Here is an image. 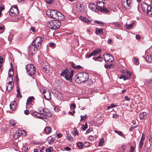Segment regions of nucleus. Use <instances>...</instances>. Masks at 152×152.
Here are the masks:
<instances>
[{"label":"nucleus","instance_id":"obj_1","mask_svg":"<svg viewBox=\"0 0 152 152\" xmlns=\"http://www.w3.org/2000/svg\"><path fill=\"white\" fill-rule=\"evenodd\" d=\"M42 40V37H38L33 41L29 48V50L32 54H33L35 51L39 50L41 47V42Z\"/></svg>","mask_w":152,"mask_h":152},{"label":"nucleus","instance_id":"obj_2","mask_svg":"<svg viewBox=\"0 0 152 152\" xmlns=\"http://www.w3.org/2000/svg\"><path fill=\"white\" fill-rule=\"evenodd\" d=\"M47 14L50 18L58 20H62L64 18V15L59 12L54 10H48Z\"/></svg>","mask_w":152,"mask_h":152},{"label":"nucleus","instance_id":"obj_3","mask_svg":"<svg viewBox=\"0 0 152 152\" xmlns=\"http://www.w3.org/2000/svg\"><path fill=\"white\" fill-rule=\"evenodd\" d=\"M88 78V74L83 72L78 73L75 77V81L78 83H80L87 81Z\"/></svg>","mask_w":152,"mask_h":152},{"label":"nucleus","instance_id":"obj_4","mask_svg":"<svg viewBox=\"0 0 152 152\" xmlns=\"http://www.w3.org/2000/svg\"><path fill=\"white\" fill-rule=\"evenodd\" d=\"M59 20H53L47 22L48 26L50 28L56 30L59 28L61 25V23Z\"/></svg>","mask_w":152,"mask_h":152},{"label":"nucleus","instance_id":"obj_5","mask_svg":"<svg viewBox=\"0 0 152 152\" xmlns=\"http://www.w3.org/2000/svg\"><path fill=\"white\" fill-rule=\"evenodd\" d=\"M61 73L60 74V75L64 76L67 80L71 81L72 80V77L73 75V72L72 70H71L69 72L67 69L63 71H61Z\"/></svg>","mask_w":152,"mask_h":152},{"label":"nucleus","instance_id":"obj_6","mask_svg":"<svg viewBox=\"0 0 152 152\" xmlns=\"http://www.w3.org/2000/svg\"><path fill=\"white\" fill-rule=\"evenodd\" d=\"M26 69L28 75L32 76L35 74V68L32 64H28L26 66Z\"/></svg>","mask_w":152,"mask_h":152},{"label":"nucleus","instance_id":"obj_7","mask_svg":"<svg viewBox=\"0 0 152 152\" xmlns=\"http://www.w3.org/2000/svg\"><path fill=\"white\" fill-rule=\"evenodd\" d=\"M7 82L6 84V89L8 91H10L14 86V82L13 78L10 77L7 78Z\"/></svg>","mask_w":152,"mask_h":152},{"label":"nucleus","instance_id":"obj_8","mask_svg":"<svg viewBox=\"0 0 152 152\" xmlns=\"http://www.w3.org/2000/svg\"><path fill=\"white\" fill-rule=\"evenodd\" d=\"M123 73L125 74V75H121L119 77L120 79H123L124 80H125L130 78L132 73L130 72L129 71H126V72H123Z\"/></svg>","mask_w":152,"mask_h":152},{"label":"nucleus","instance_id":"obj_9","mask_svg":"<svg viewBox=\"0 0 152 152\" xmlns=\"http://www.w3.org/2000/svg\"><path fill=\"white\" fill-rule=\"evenodd\" d=\"M38 114L40 115H44L49 117H51L52 115L51 113L48 109H43L41 112H38Z\"/></svg>","mask_w":152,"mask_h":152},{"label":"nucleus","instance_id":"obj_10","mask_svg":"<svg viewBox=\"0 0 152 152\" xmlns=\"http://www.w3.org/2000/svg\"><path fill=\"white\" fill-rule=\"evenodd\" d=\"M104 60L106 62H112L113 60V58L112 55L109 54L104 55Z\"/></svg>","mask_w":152,"mask_h":152},{"label":"nucleus","instance_id":"obj_11","mask_svg":"<svg viewBox=\"0 0 152 152\" xmlns=\"http://www.w3.org/2000/svg\"><path fill=\"white\" fill-rule=\"evenodd\" d=\"M89 8L92 11L98 12L99 10L96 5L93 3H90L89 5Z\"/></svg>","mask_w":152,"mask_h":152},{"label":"nucleus","instance_id":"obj_12","mask_svg":"<svg viewBox=\"0 0 152 152\" xmlns=\"http://www.w3.org/2000/svg\"><path fill=\"white\" fill-rule=\"evenodd\" d=\"M151 6L148 5L147 4L144 3L142 4L141 7L142 11L144 12L147 13L148 10H149V7H150Z\"/></svg>","mask_w":152,"mask_h":152},{"label":"nucleus","instance_id":"obj_13","mask_svg":"<svg viewBox=\"0 0 152 152\" xmlns=\"http://www.w3.org/2000/svg\"><path fill=\"white\" fill-rule=\"evenodd\" d=\"M76 10L78 12H83L84 11V7H83L82 5L80 4H76Z\"/></svg>","mask_w":152,"mask_h":152},{"label":"nucleus","instance_id":"obj_14","mask_svg":"<svg viewBox=\"0 0 152 152\" xmlns=\"http://www.w3.org/2000/svg\"><path fill=\"white\" fill-rule=\"evenodd\" d=\"M95 30L96 34V35H100L103 34V32L102 28H96Z\"/></svg>","mask_w":152,"mask_h":152},{"label":"nucleus","instance_id":"obj_15","mask_svg":"<svg viewBox=\"0 0 152 152\" xmlns=\"http://www.w3.org/2000/svg\"><path fill=\"white\" fill-rule=\"evenodd\" d=\"M22 134V132L21 130H18L16 131V132L14 135V137L15 139H17Z\"/></svg>","mask_w":152,"mask_h":152},{"label":"nucleus","instance_id":"obj_16","mask_svg":"<svg viewBox=\"0 0 152 152\" xmlns=\"http://www.w3.org/2000/svg\"><path fill=\"white\" fill-rule=\"evenodd\" d=\"M34 99V98L33 96L29 97L28 99L27 102L26 103V105H29L31 104L32 103V101Z\"/></svg>","mask_w":152,"mask_h":152},{"label":"nucleus","instance_id":"obj_17","mask_svg":"<svg viewBox=\"0 0 152 152\" xmlns=\"http://www.w3.org/2000/svg\"><path fill=\"white\" fill-rule=\"evenodd\" d=\"M97 5L100 10L104 7V3L102 1H99L97 2Z\"/></svg>","mask_w":152,"mask_h":152},{"label":"nucleus","instance_id":"obj_18","mask_svg":"<svg viewBox=\"0 0 152 152\" xmlns=\"http://www.w3.org/2000/svg\"><path fill=\"white\" fill-rule=\"evenodd\" d=\"M16 106V102L15 101L11 102L10 104V108L13 110H14L15 109Z\"/></svg>","mask_w":152,"mask_h":152},{"label":"nucleus","instance_id":"obj_19","mask_svg":"<svg viewBox=\"0 0 152 152\" xmlns=\"http://www.w3.org/2000/svg\"><path fill=\"white\" fill-rule=\"evenodd\" d=\"M47 92L46 93V95H44V98L47 99H49L51 98V93L48 91H47Z\"/></svg>","mask_w":152,"mask_h":152},{"label":"nucleus","instance_id":"obj_20","mask_svg":"<svg viewBox=\"0 0 152 152\" xmlns=\"http://www.w3.org/2000/svg\"><path fill=\"white\" fill-rule=\"evenodd\" d=\"M124 5L126 4V7H125V6H124L125 8L126 9H129V8L130 7V4H131L130 0H126V1L125 2H124Z\"/></svg>","mask_w":152,"mask_h":152},{"label":"nucleus","instance_id":"obj_21","mask_svg":"<svg viewBox=\"0 0 152 152\" xmlns=\"http://www.w3.org/2000/svg\"><path fill=\"white\" fill-rule=\"evenodd\" d=\"M100 11L104 13H109L110 11L109 10L106 9L105 7H103L100 10Z\"/></svg>","mask_w":152,"mask_h":152},{"label":"nucleus","instance_id":"obj_22","mask_svg":"<svg viewBox=\"0 0 152 152\" xmlns=\"http://www.w3.org/2000/svg\"><path fill=\"white\" fill-rule=\"evenodd\" d=\"M13 10V11H14L13 15H14V16L15 15L16 16L15 17L16 18L17 16L18 15V9L16 7H14Z\"/></svg>","mask_w":152,"mask_h":152},{"label":"nucleus","instance_id":"obj_23","mask_svg":"<svg viewBox=\"0 0 152 152\" xmlns=\"http://www.w3.org/2000/svg\"><path fill=\"white\" fill-rule=\"evenodd\" d=\"M101 50L96 49L93 51L91 53L92 56L96 55L100 52Z\"/></svg>","mask_w":152,"mask_h":152},{"label":"nucleus","instance_id":"obj_24","mask_svg":"<svg viewBox=\"0 0 152 152\" xmlns=\"http://www.w3.org/2000/svg\"><path fill=\"white\" fill-rule=\"evenodd\" d=\"M145 58L147 62H152V56L147 55Z\"/></svg>","mask_w":152,"mask_h":152},{"label":"nucleus","instance_id":"obj_25","mask_svg":"<svg viewBox=\"0 0 152 152\" xmlns=\"http://www.w3.org/2000/svg\"><path fill=\"white\" fill-rule=\"evenodd\" d=\"M134 23V22H132L130 24H127V23H126V28L128 29H131L132 28L133 26Z\"/></svg>","mask_w":152,"mask_h":152},{"label":"nucleus","instance_id":"obj_26","mask_svg":"<svg viewBox=\"0 0 152 152\" xmlns=\"http://www.w3.org/2000/svg\"><path fill=\"white\" fill-rule=\"evenodd\" d=\"M14 75V71L12 69H10L9 70V72L8 73L9 77H10L11 78H12V77L13 75Z\"/></svg>","mask_w":152,"mask_h":152},{"label":"nucleus","instance_id":"obj_27","mask_svg":"<svg viewBox=\"0 0 152 152\" xmlns=\"http://www.w3.org/2000/svg\"><path fill=\"white\" fill-rule=\"evenodd\" d=\"M10 126H15L16 124V121L13 120H11L9 122Z\"/></svg>","mask_w":152,"mask_h":152},{"label":"nucleus","instance_id":"obj_28","mask_svg":"<svg viewBox=\"0 0 152 152\" xmlns=\"http://www.w3.org/2000/svg\"><path fill=\"white\" fill-rule=\"evenodd\" d=\"M146 115V113L145 112H143L142 113H140L139 115L140 118L141 119H143L144 118V116Z\"/></svg>","mask_w":152,"mask_h":152},{"label":"nucleus","instance_id":"obj_29","mask_svg":"<svg viewBox=\"0 0 152 152\" xmlns=\"http://www.w3.org/2000/svg\"><path fill=\"white\" fill-rule=\"evenodd\" d=\"M17 91L18 93V94L17 95V97H20V98H21L22 97V96L20 94V88H19L17 87Z\"/></svg>","mask_w":152,"mask_h":152},{"label":"nucleus","instance_id":"obj_30","mask_svg":"<svg viewBox=\"0 0 152 152\" xmlns=\"http://www.w3.org/2000/svg\"><path fill=\"white\" fill-rule=\"evenodd\" d=\"M13 10V7H12L9 11V14L12 16H14V15H13L14 12Z\"/></svg>","mask_w":152,"mask_h":152},{"label":"nucleus","instance_id":"obj_31","mask_svg":"<svg viewBox=\"0 0 152 152\" xmlns=\"http://www.w3.org/2000/svg\"><path fill=\"white\" fill-rule=\"evenodd\" d=\"M57 97L58 99H59L60 100H62L63 98L62 94L60 93H59L57 94Z\"/></svg>","mask_w":152,"mask_h":152},{"label":"nucleus","instance_id":"obj_32","mask_svg":"<svg viewBox=\"0 0 152 152\" xmlns=\"http://www.w3.org/2000/svg\"><path fill=\"white\" fill-rule=\"evenodd\" d=\"M104 140L103 138L102 139L99 141L98 145L100 146H102L104 144Z\"/></svg>","mask_w":152,"mask_h":152},{"label":"nucleus","instance_id":"obj_33","mask_svg":"<svg viewBox=\"0 0 152 152\" xmlns=\"http://www.w3.org/2000/svg\"><path fill=\"white\" fill-rule=\"evenodd\" d=\"M45 131L46 133H49L51 132V129L48 127H46L45 129Z\"/></svg>","mask_w":152,"mask_h":152},{"label":"nucleus","instance_id":"obj_34","mask_svg":"<svg viewBox=\"0 0 152 152\" xmlns=\"http://www.w3.org/2000/svg\"><path fill=\"white\" fill-rule=\"evenodd\" d=\"M149 10H148L147 14L150 16H152V7L150 6V7H149Z\"/></svg>","mask_w":152,"mask_h":152},{"label":"nucleus","instance_id":"obj_35","mask_svg":"<svg viewBox=\"0 0 152 152\" xmlns=\"http://www.w3.org/2000/svg\"><path fill=\"white\" fill-rule=\"evenodd\" d=\"M42 70L48 74H49L50 73L49 70V69H48V68L47 66L44 67L42 68Z\"/></svg>","mask_w":152,"mask_h":152},{"label":"nucleus","instance_id":"obj_36","mask_svg":"<svg viewBox=\"0 0 152 152\" xmlns=\"http://www.w3.org/2000/svg\"><path fill=\"white\" fill-rule=\"evenodd\" d=\"M117 134L123 137L124 136V133L121 132L120 131H118L117 130H115L114 131Z\"/></svg>","mask_w":152,"mask_h":152},{"label":"nucleus","instance_id":"obj_37","mask_svg":"<svg viewBox=\"0 0 152 152\" xmlns=\"http://www.w3.org/2000/svg\"><path fill=\"white\" fill-rule=\"evenodd\" d=\"M53 0H47L45 1V2L49 5H50L54 2Z\"/></svg>","mask_w":152,"mask_h":152},{"label":"nucleus","instance_id":"obj_38","mask_svg":"<svg viewBox=\"0 0 152 152\" xmlns=\"http://www.w3.org/2000/svg\"><path fill=\"white\" fill-rule=\"evenodd\" d=\"M66 138L68 140L70 141L73 140V138L71 136V135L69 134H67V136H66Z\"/></svg>","mask_w":152,"mask_h":152},{"label":"nucleus","instance_id":"obj_39","mask_svg":"<svg viewBox=\"0 0 152 152\" xmlns=\"http://www.w3.org/2000/svg\"><path fill=\"white\" fill-rule=\"evenodd\" d=\"M82 129L83 130H85L87 128V123H86L85 125H83L82 126Z\"/></svg>","mask_w":152,"mask_h":152},{"label":"nucleus","instance_id":"obj_40","mask_svg":"<svg viewBox=\"0 0 152 152\" xmlns=\"http://www.w3.org/2000/svg\"><path fill=\"white\" fill-rule=\"evenodd\" d=\"M77 145L80 149L83 148V143L80 142H78L77 144Z\"/></svg>","mask_w":152,"mask_h":152},{"label":"nucleus","instance_id":"obj_41","mask_svg":"<svg viewBox=\"0 0 152 152\" xmlns=\"http://www.w3.org/2000/svg\"><path fill=\"white\" fill-rule=\"evenodd\" d=\"M112 24L115 25V26L117 27H119L121 26L120 24L119 23L115 22L112 23Z\"/></svg>","mask_w":152,"mask_h":152},{"label":"nucleus","instance_id":"obj_42","mask_svg":"<svg viewBox=\"0 0 152 152\" xmlns=\"http://www.w3.org/2000/svg\"><path fill=\"white\" fill-rule=\"evenodd\" d=\"M72 132L73 133V135L74 136H75L78 134L79 132H77V131L76 129H75Z\"/></svg>","mask_w":152,"mask_h":152},{"label":"nucleus","instance_id":"obj_43","mask_svg":"<svg viewBox=\"0 0 152 152\" xmlns=\"http://www.w3.org/2000/svg\"><path fill=\"white\" fill-rule=\"evenodd\" d=\"M143 141H140L139 145V147L140 148H142L143 146Z\"/></svg>","mask_w":152,"mask_h":152},{"label":"nucleus","instance_id":"obj_44","mask_svg":"<svg viewBox=\"0 0 152 152\" xmlns=\"http://www.w3.org/2000/svg\"><path fill=\"white\" fill-rule=\"evenodd\" d=\"M80 117H81V119H80V121H83V120H85L86 119V118L87 117V115L86 114L83 116L81 115L80 116Z\"/></svg>","mask_w":152,"mask_h":152},{"label":"nucleus","instance_id":"obj_45","mask_svg":"<svg viewBox=\"0 0 152 152\" xmlns=\"http://www.w3.org/2000/svg\"><path fill=\"white\" fill-rule=\"evenodd\" d=\"M53 149L51 147H49L48 148L46 149V152H51L53 151Z\"/></svg>","mask_w":152,"mask_h":152},{"label":"nucleus","instance_id":"obj_46","mask_svg":"<svg viewBox=\"0 0 152 152\" xmlns=\"http://www.w3.org/2000/svg\"><path fill=\"white\" fill-rule=\"evenodd\" d=\"M116 106V105L113 104H111V105L108 106L107 107V109H109L110 108H113L114 107H115Z\"/></svg>","mask_w":152,"mask_h":152},{"label":"nucleus","instance_id":"obj_47","mask_svg":"<svg viewBox=\"0 0 152 152\" xmlns=\"http://www.w3.org/2000/svg\"><path fill=\"white\" fill-rule=\"evenodd\" d=\"M4 9V5L1 4V3L0 2V11H2Z\"/></svg>","mask_w":152,"mask_h":152},{"label":"nucleus","instance_id":"obj_48","mask_svg":"<svg viewBox=\"0 0 152 152\" xmlns=\"http://www.w3.org/2000/svg\"><path fill=\"white\" fill-rule=\"evenodd\" d=\"M76 107V105L75 103L71 104L70 106V108L71 109H73Z\"/></svg>","mask_w":152,"mask_h":152},{"label":"nucleus","instance_id":"obj_49","mask_svg":"<svg viewBox=\"0 0 152 152\" xmlns=\"http://www.w3.org/2000/svg\"><path fill=\"white\" fill-rule=\"evenodd\" d=\"M95 23H98L101 25L102 24L105 25V23H103L101 21H95Z\"/></svg>","mask_w":152,"mask_h":152},{"label":"nucleus","instance_id":"obj_50","mask_svg":"<svg viewBox=\"0 0 152 152\" xmlns=\"http://www.w3.org/2000/svg\"><path fill=\"white\" fill-rule=\"evenodd\" d=\"M87 83L89 86L91 85L93 83L92 81L91 80H89L87 81Z\"/></svg>","mask_w":152,"mask_h":152},{"label":"nucleus","instance_id":"obj_51","mask_svg":"<svg viewBox=\"0 0 152 152\" xmlns=\"http://www.w3.org/2000/svg\"><path fill=\"white\" fill-rule=\"evenodd\" d=\"M92 53H90V54H87L86 55V58H89L90 57H91V56H92Z\"/></svg>","mask_w":152,"mask_h":152},{"label":"nucleus","instance_id":"obj_52","mask_svg":"<svg viewBox=\"0 0 152 152\" xmlns=\"http://www.w3.org/2000/svg\"><path fill=\"white\" fill-rule=\"evenodd\" d=\"M83 22H86L88 24L91 23V20H90L87 19L86 18H85V19H84V20Z\"/></svg>","mask_w":152,"mask_h":152},{"label":"nucleus","instance_id":"obj_53","mask_svg":"<svg viewBox=\"0 0 152 152\" xmlns=\"http://www.w3.org/2000/svg\"><path fill=\"white\" fill-rule=\"evenodd\" d=\"M145 139V137H144V134L143 133H142L140 141H142L144 142Z\"/></svg>","mask_w":152,"mask_h":152},{"label":"nucleus","instance_id":"obj_54","mask_svg":"<svg viewBox=\"0 0 152 152\" xmlns=\"http://www.w3.org/2000/svg\"><path fill=\"white\" fill-rule=\"evenodd\" d=\"M56 136L58 137V138H60L62 137V134H61L59 133H56Z\"/></svg>","mask_w":152,"mask_h":152},{"label":"nucleus","instance_id":"obj_55","mask_svg":"<svg viewBox=\"0 0 152 152\" xmlns=\"http://www.w3.org/2000/svg\"><path fill=\"white\" fill-rule=\"evenodd\" d=\"M138 60L135 58L134 59V62L135 63V64L136 65H138L139 64V62L137 61Z\"/></svg>","mask_w":152,"mask_h":152},{"label":"nucleus","instance_id":"obj_56","mask_svg":"<svg viewBox=\"0 0 152 152\" xmlns=\"http://www.w3.org/2000/svg\"><path fill=\"white\" fill-rule=\"evenodd\" d=\"M130 152H134V147L133 146H131Z\"/></svg>","mask_w":152,"mask_h":152},{"label":"nucleus","instance_id":"obj_57","mask_svg":"<svg viewBox=\"0 0 152 152\" xmlns=\"http://www.w3.org/2000/svg\"><path fill=\"white\" fill-rule=\"evenodd\" d=\"M55 44L53 43H50L49 44V46L51 47H54Z\"/></svg>","mask_w":152,"mask_h":152},{"label":"nucleus","instance_id":"obj_58","mask_svg":"<svg viewBox=\"0 0 152 152\" xmlns=\"http://www.w3.org/2000/svg\"><path fill=\"white\" fill-rule=\"evenodd\" d=\"M137 126H135L131 127V128L129 129V131H132L133 130L136 128Z\"/></svg>","mask_w":152,"mask_h":152},{"label":"nucleus","instance_id":"obj_59","mask_svg":"<svg viewBox=\"0 0 152 152\" xmlns=\"http://www.w3.org/2000/svg\"><path fill=\"white\" fill-rule=\"evenodd\" d=\"M119 117V115L118 114H116L114 115H113V118H117Z\"/></svg>","mask_w":152,"mask_h":152},{"label":"nucleus","instance_id":"obj_60","mask_svg":"<svg viewBox=\"0 0 152 152\" xmlns=\"http://www.w3.org/2000/svg\"><path fill=\"white\" fill-rule=\"evenodd\" d=\"M101 58L100 56H99L97 57H96L95 58H93V59L95 61H96L97 59H99Z\"/></svg>","mask_w":152,"mask_h":152},{"label":"nucleus","instance_id":"obj_61","mask_svg":"<svg viewBox=\"0 0 152 152\" xmlns=\"http://www.w3.org/2000/svg\"><path fill=\"white\" fill-rule=\"evenodd\" d=\"M30 113L31 115L34 116H36L37 114H38V112H34L32 113H31L30 112Z\"/></svg>","mask_w":152,"mask_h":152},{"label":"nucleus","instance_id":"obj_62","mask_svg":"<svg viewBox=\"0 0 152 152\" xmlns=\"http://www.w3.org/2000/svg\"><path fill=\"white\" fill-rule=\"evenodd\" d=\"M24 113L26 115H28L29 114V111L26 110L24 111Z\"/></svg>","mask_w":152,"mask_h":152},{"label":"nucleus","instance_id":"obj_63","mask_svg":"<svg viewBox=\"0 0 152 152\" xmlns=\"http://www.w3.org/2000/svg\"><path fill=\"white\" fill-rule=\"evenodd\" d=\"M92 131V129H88L86 131V134L89 133L91 132Z\"/></svg>","mask_w":152,"mask_h":152},{"label":"nucleus","instance_id":"obj_64","mask_svg":"<svg viewBox=\"0 0 152 152\" xmlns=\"http://www.w3.org/2000/svg\"><path fill=\"white\" fill-rule=\"evenodd\" d=\"M76 66V65L74 63H72L71 65L72 67V68H74L75 69Z\"/></svg>","mask_w":152,"mask_h":152}]
</instances>
